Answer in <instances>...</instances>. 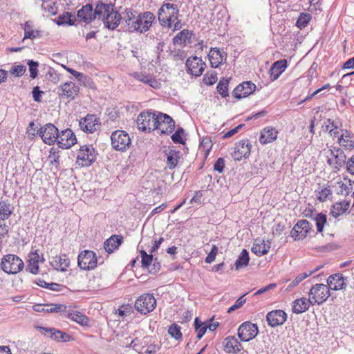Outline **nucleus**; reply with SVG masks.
Returning a JSON list of instances; mask_svg holds the SVG:
<instances>
[{
	"label": "nucleus",
	"instance_id": "f257e3e1",
	"mask_svg": "<svg viewBox=\"0 0 354 354\" xmlns=\"http://www.w3.org/2000/svg\"><path fill=\"white\" fill-rule=\"evenodd\" d=\"M100 10H97V14H100L98 17L104 24L105 28L109 30H115L120 24L122 17L116 10H114V4L106 3L101 0Z\"/></svg>",
	"mask_w": 354,
	"mask_h": 354
},
{
	"label": "nucleus",
	"instance_id": "f03ea898",
	"mask_svg": "<svg viewBox=\"0 0 354 354\" xmlns=\"http://www.w3.org/2000/svg\"><path fill=\"white\" fill-rule=\"evenodd\" d=\"M179 14V8L176 4L165 3L159 8L158 18L162 27L171 28L172 21L177 20Z\"/></svg>",
	"mask_w": 354,
	"mask_h": 354
},
{
	"label": "nucleus",
	"instance_id": "7ed1b4c3",
	"mask_svg": "<svg viewBox=\"0 0 354 354\" xmlns=\"http://www.w3.org/2000/svg\"><path fill=\"white\" fill-rule=\"evenodd\" d=\"M155 20L154 15L149 11L138 13L136 18L131 24L129 32H139L140 33L148 31Z\"/></svg>",
	"mask_w": 354,
	"mask_h": 354
},
{
	"label": "nucleus",
	"instance_id": "20e7f679",
	"mask_svg": "<svg viewBox=\"0 0 354 354\" xmlns=\"http://www.w3.org/2000/svg\"><path fill=\"white\" fill-rule=\"evenodd\" d=\"M24 267L23 261L17 255L8 254L4 255L1 259V268L3 272L9 274H15Z\"/></svg>",
	"mask_w": 354,
	"mask_h": 354
},
{
	"label": "nucleus",
	"instance_id": "39448f33",
	"mask_svg": "<svg viewBox=\"0 0 354 354\" xmlns=\"http://www.w3.org/2000/svg\"><path fill=\"white\" fill-rule=\"evenodd\" d=\"M157 111L149 110L142 111L138 116L136 120L137 127L142 131L151 132L156 130Z\"/></svg>",
	"mask_w": 354,
	"mask_h": 354
},
{
	"label": "nucleus",
	"instance_id": "423d86ee",
	"mask_svg": "<svg viewBox=\"0 0 354 354\" xmlns=\"http://www.w3.org/2000/svg\"><path fill=\"white\" fill-rule=\"evenodd\" d=\"M97 152L93 145H84L77 153L76 163L81 167H89L96 160Z\"/></svg>",
	"mask_w": 354,
	"mask_h": 354
},
{
	"label": "nucleus",
	"instance_id": "0eeeda50",
	"mask_svg": "<svg viewBox=\"0 0 354 354\" xmlns=\"http://www.w3.org/2000/svg\"><path fill=\"white\" fill-rule=\"evenodd\" d=\"M101 0L97 1L95 8L90 3L83 6L77 12V17L86 24H90L96 18H98L100 14H97V10H100Z\"/></svg>",
	"mask_w": 354,
	"mask_h": 354
},
{
	"label": "nucleus",
	"instance_id": "6e6552de",
	"mask_svg": "<svg viewBox=\"0 0 354 354\" xmlns=\"http://www.w3.org/2000/svg\"><path fill=\"white\" fill-rule=\"evenodd\" d=\"M156 306V299L152 294H143L135 302L136 309L142 315L152 312Z\"/></svg>",
	"mask_w": 354,
	"mask_h": 354
},
{
	"label": "nucleus",
	"instance_id": "1a4fd4ad",
	"mask_svg": "<svg viewBox=\"0 0 354 354\" xmlns=\"http://www.w3.org/2000/svg\"><path fill=\"white\" fill-rule=\"evenodd\" d=\"M330 290L328 286L323 283H317L312 286L309 292V297L313 304H322L330 297Z\"/></svg>",
	"mask_w": 354,
	"mask_h": 354
},
{
	"label": "nucleus",
	"instance_id": "9d476101",
	"mask_svg": "<svg viewBox=\"0 0 354 354\" xmlns=\"http://www.w3.org/2000/svg\"><path fill=\"white\" fill-rule=\"evenodd\" d=\"M111 140L113 148L121 151H126L131 143L129 134L122 130L113 131L111 136Z\"/></svg>",
	"mask_w": 354,
	"mask_h": 354
},
{
	"label": "nucleus",
	"instance_id": "9b49d317",
	"mask_svg": "<svg viewBox=\"0 0 354 354\" xmlns=\"http://www.w3.org/2000/svg\"><path fill=\"white\" fill-rule=\"evenodd\" d=\"M59 130L56 126L52 123H47L41 127L37 134L39 136L43 142L48 145H54L58 137Z\"/></svg>",
	"mask_w": 354,
	"mask_h": 354
},
{
	"label": "nucleus",
	"instance_id": "f8f14e48",
	"mask_svg": "<svg viewBox=\"0 0 354 354\" xmlns=\"http://www.w3.org/2000/svg\"><path fill=\"white\" fill-rule=\"evenodd\" d=\"M156 129L160 131V134H170L175 129L174 120L167 114L157 111L156 118Z\"/></svg>",
	"mask_w": 354,
	"mask_h": 354
},
{
	"label": "nucleus",
	"instance_id": "ddd939ff",
	"mask_svg": "<svg viewBox=\"0 0 354 354\" xmlns=\"http://www.w3.org/2000/svg\"><path fill=\"white\" fill-rule=\"evenodd\" d=\"M97 263L96 254L91 250H84L78 255L77 264L81 270H93L97 266Z\"/></svg>",
	"mask_w": 354,
	"mask_h": 354
},
{
	"label": "nucleus",
	"instance_id": "4468645a",
	"mask_svg": "<svg viewBox=\"0 0 354 354\" xmlns=\"http://www.w3.org/2000/svg\"><path fill=\"white\" fill-rule=\"evenodd\" d=\"M80 87L73 82H67L57 87V94L60 99L73 100L78 95Z\"/></svg>",
	"mask_w": 354,
	"mask_h": 354
},
{
	"label": "nucleus",
	"instance_id": "2eb2a0df",
	"mask_svg": "<svg viewBox=\"0 0 354 354\" xmlns=\"http://www.w3.org/2000/svg\"><path fill=\"white\" fill-rule=\"evenodd\" d=\"M79 127L86 133H93L100 129L101 122L100 119L94 114H87L79 121Z\"/></svg>",
	"mask_w": 354,
	"mask_h": 354
},
{
	"label": "nucleus",
	"instance_id": "dca6fc26",
	"mask_svg": "<svg viewBox=\"0 0 354 354\" xmlns=\"http://www.w3.org/2000/svg\"><path fill=\"white\" fill-rule=\"evenodd\" d=\"M259 330L257 324L250 322H243L238 329V336L243 342H249L258 334Z\"/></svg>",
	"mask_w": 354,
	"mask_h": 354
},
{
	"label": "nucleus",
	"instance_id": "f3484780",
	"mask_svg": "<svg viewBox=\"0 0 354 354\" xmlns=\"http://www.w3.org/2000/svg\"><path fill=\"white\" fill-rule=\"evenodd\" d=\"M185 64L187 73L196 77L201 76L206 67L202 59L196 56L189 57Z\"/></svg>",
	"mask_w": 354,
	"mask_h": 354
},
{
	"label": "nucleus",
	"instance_id": "a211bd4d",
	"mask_svg": "<svg viewBox=\"0 0 354 354\" xmlns=\"http://www.w3.org/2000/svg\"><path fill=\"white\" fill-rule=\"evenodd\" d=\"M57 144L59 148L69 149L77 142V138L71 129L62 130L58 133Z\"/></svg>",
	"mask_w": 354,
	"mask_h": 354
},
{
	"label": "nucleus",
	"instance_id": "6ab92c4d",
	"mask_svg": "<svg viewBox=\"0 0 354 354\" xmlns=\"http://www.w3.org/2000/svg\"><path fill=\"white\" fill-rule=\"evenodd\" d=\"M312 228V225L307 220L299 221L290 232V236L295 241L305 239Z\"/></svg>",
	"mask_w": 354,
	"mask_h": 354
},
{
	"label": "nucleus",
	"instance_id": "aec40b11",
	"mask_svg": "<svg viewBox=\"0 0 354 354\" xmlns=\"http://www.w3.org/2000/svg\"><path fill=\"white\" fill-rule=\"evenodd\" d=\"M256 85L251 81L244 82L239 84L233 91L232 95L236 99H242L254 93Z\"/></svg>",
	"mask_w": 354,
	"mask_h": 354
},
{
	"label": "nucleus",
	"instance_id": "412c9836",
	"mask_svg": "<svg viewBox=\"0 0 354 354\" xmlns=\"http://www.w3.org/2000/svg\"><path fill=\"white\" fill-rule=\"evenodd\" d=\"M250 147L248 140H242L236 143L232 153L235 160L240 161L243 158H247L250 153Z\"/></svg>",
	"mask_w": 354,
	"mask_h": 354
},
{
	"label": "nucleus",
	"instance_id": "4be33fe9",
	"mask_svg": "<svg viewBox=\"0 0 354 354\" xmlns=\"http://www.w3.org/2000/svg\"><path fill=\"white\" fill-rule=\"evenodd\" d=\"M286 319L287 314L282 310H272L266 316L268 325L272 328L283 324Z\"/></svg>",
	"mask_w": 354,
	"mask_h": 354
},
{
	"label": "nucleus",
	"instance_id": "5701e85b",
	"mask_svg": "<svg viewBox=\"0 0 354 354\" xmlns=\"http://www.w3.org/2000/svg\"><path fill=\"white\" fill-rule=\"evenodd\" d=\"M209 60L212 68L218 67L223 62L226 61L227 53L221 51L216 47L211 48L208 53Z\"/></svg>",
	"mask_w": 354,
	"mask_h": 354
},
{
	"label": "nucleus",
	"instance_id": "b1692460",
	"mask_svg": "<svg viewBox=\"0 0 354 354\" xmlns=\"http://www.w3.org/2000/svg\"><path fill=\"white\" fill-rule=\"evenodd\" d=\"M346 278L341 273L331 274L327 279V284L329 290H339L345 288Z\"/></svg>",
	"mask_w": 354,
	"mask_h": 354
},
{
	"label": "nucleus",
	"instance_id": "393cba45",
	"mask_svg": "<svg viewBox=\"0 0 354 354\" xmlns=\"http://www.w3.org/2000/svg\"><path fill=\"white\" fill-rule=\"evenodd\" d=\"M39 329L41 330V333L47 335L54 340L66 342L71 339V336L68 334L54 328L39 327Z\"/></svg>",
	"mask_w": 354,
	"mask_h": 354
},
{
	"label": "nucleus",
	"instance_id": "a878e982",
	"mask_svg": "<svg viewBox=\"0 0 354 354\" xmlns=\"http://www.w3.org/2000/svg\"><path fill=\"white\" fill-rule=\"evenodd\" d=\"M338 143L346 150L354 149V134L347 129H341V133L338 137Z\"/></svg>",
	"mask_w": 354,
	"mask_h": 354
},
{
	"label": "nucleus",
	"instance_id": "bb28decb",
	"mask_svg": "<svg viewBox=\"0 0 354 354\" xmlns=\"http://www.w3.org/2000/svg\"><path fill=\"white\" fill-rule=\"evenodd\" d=\"M66 308L65 305L57 304H36L33 306V310L39 313L64 312Z\"/></svg>",
	"mask_w": 354,
	"mask_h": 354
},
{
	"label": "nucleus",
	"instance_id": "cd10ccee",
	"mask_svg": "<svg viewBox=\"0 0 354 354\" xmlns=\"http://www.w3.org/2000/svg\"><path fill=\"white\" fill-rule=\"evenodd\" d=\"M287 60L281 59L275 62L269 70L270 77L271 81L277 80L287 68Z\"/></svg>",
	"mask_w": 354,
	"mask_h": 354
},
{
	"label": "nucleus",
	"instance_id": "c85d7f7f",
	"mask_svg": "<svg viewBox=\"0 0 354 354\" xmlns=\"http://www.w3.org/2000/svg\"><path fill=\"white\" fill-rule=\"evenodd\" d=\"M132 76L137 80L149 85L153 88L158 89L161 86V83L153 75L142 73H134Z\"/></svg>",
	"mask_w": 354,
	"mask_h": 354
},
{
	"label": "nucleus",
	"instance_id": "c756f323",
	"mask_svg": "<svg viewBox=\"0 0 354 354\" xmlns=\"http://www.w3.org/2000/svg\"><path fill=\"white\" fill-rule=\"evenodd\" d=\"M225 351L231 353L243 349L241 342L234 336H228L223 342Z\"/></svg>",
	"mask_w": 354,
	"mask_h": 354
},
{
	"label": "nucleus",
	"instance_id": "7c9ffc66",
	"mask_svg": "<svg viewBox=\"0 0 354 354\" xmlns=\"http://www.w3.org/2000/svg\"><path fill=\"white\" fill-rule=\"evenodd\" d=\"M165 154L167 156L165 160L167 167L170 170L175 169L180 160L181 152L178 150L169 149Z\"/></svg>",
	"mask_w": 354,
	"mask_h": 354
},
{
	"label": "nucleus",
	"instance_id": "2f4dec72",
	"mask_svg": "<svg viewBox=\"0 0 354 354\" xmlns=\"http://www.w3.org/2000/svg\"><path fill=\"white\" fill-rule=\"evenodd\" d=\"M50 264L55 270L64 272L70 266V259L64 254L53 257Z\"/></svg>",
	"mask_w": 354,
	"mask_h": 354
},
{
	"label": "nucleus",
	"instance_id": "473e14b6",
	"mask_svg": "<svg viewBox=\"0 0 354 354\" xmlns=\"http://www.w3.org/2000/svg\"><path fill=\"white\" fill-rule=\"evenodd\" d=\"M278 131L272 127L264 128L261 132L259 142L262 145H266L274 141L277 138Z\"/></svg>",
	"mask_w": 354,
	"mask_h": 354
},
{
	"label": "nucleus",
	"instance_id": "72a5a7b5",
	"mask_svg": "<svg viewBox=\"0 0 354 354\" xmlns=\"http://www.w3.org/2000/svg\"><path fill=\"white\" fill-rule=\"evenodd\" d=\"M123 236L121 235H112L104 243V248L108 253H112L122 244Z\"/></svg>",
	"mask_w": 354,
	"mask_h": 354
},
{
	"label": "nucleus",
	"instance_id": "f704fd0d",
	"mask_svg": "<svg viewBox=\"0 0 354 354\" xmlns=\"http://www.w3.org/2000/svg\"><path fill=\"white\" fill-rule=\"evenodd\" d=\"M270 248V242L265 243L264 240L256 239L252 247V252L256 255L261 257L267 254Z\"/></svg>",
	"mask_w": 354,
	"mask_h": 354
},
{
	"label": "nucleus",
	"instance_id": "c9c22d12",
	"mask_svg": "<svg viewBox=\"0 0 354 354\" xmlns=\"http://www.w3.org/2000/svg\"><path fill=\"white\" fill-rule=\"evenodd\" d=\"M310 304L314 305L310 298L297 299L293 302L292 311L294 313L301 314L308 310Z\"/></svg>",
	"mask_w": 354,
	"mask_h": 354
},
{
	"label": "nucleus",
	"instance_id": "e433bc0d",
	"mask_svg": "<svg viewBox=\"0 0 354 354\" xmlns=\"http://www.w3.org/2000/svg\"><path fill=\"white\" fill-rule=\"evenodd\" d=\"M77 17L69 12H65L54 19L58 26H73L75 25Z\"/></svg>",
	"mask_w": 354,
	"mask_h": 354
},
{
	"label": "nucleus",
	"instance_id": "4c0bfd02",
	"mask_svg": "<svg viewBox=\"0 0 354 354\" xmlns=\"http://www.w3.org/2000/svg\"><path fill=\"white\" fill-rule=\"evenodd\" d=\"M193 35L192 31L184 29L178 32L173 39L174 44H184L192 43V36Z\"/></svg>",
	"mask_w": 354,
	"mask_h": 354
},
{
	"label": "nucleus",
	"instance_id": "58836bf2",
	"mask_svg": "<svg viewBox=\"0 0 354 354\" xmlns=\"http://www.w3.org/2000/svg\"><path fill=\"white\" fill-rule=\"evenodd\" d=\"M66 317L83 326H88L89 323V319L78 311L69 312L66 314Z\"/></svg>",
	"mask_w": 354,
	"mask_h": 354
},
{
	"label": "nucleus",
	"instance_id": "ea45409f",
	"mask_svg": "<svg viewBox=\"0 0 354 354\" xmlns=\"http://www.w3.org/2000/svg\"><path fill=\"white\" fill-rule=\"evenodd\" d=\"M328 122L329 124H331V128L329 130L330 136L338 138L341 133V129H344L342 128V122L339 119L333 120L330 118H328Z\"/></svg>",
	"mask_w": 354,
	"mask_h": 354
},
{
	"label": "nucleus",
	"instance_id": "a19ab883",
	"mask_svg": "<svg viewBox=\"0 0 354 354\" xmlns=\"http://www.w3.org/2000/svg\"><path fill=\"white\" fill-rule=\"evenodd\" d=\"M335 151H336V154H335V153L333 150H330V154L335 158L334 168L339 170V168L342 167L343 165H344V164L346 163V157L345 153L341 149L337 148Z\"/></svg>",
	"mask_w": 354,
	"mask_h": 354
},
{
	"label": "nucleus",
	"instance_id": "79ce46f5",
	"mask_svg": "<svg viewBox=\"0 0 354 354\" xmlns=\"http://www.w3.org/2000/svg\"><path fill=\"white\" fill-rule=\"evenodd\" d=\"M349 207L348 202L335 203L331 209L330 214L335 218L343 214Z\"/></svg>",
	"mask_w": 354,
	"mask_h": 354
},
{
	"label": "nucleus",
	"instance_id": "37998d69",
	"mask_svg": "<svg viewBox=\"0 0 354 354\" xmlns=\"http://www.w3.org/2000/svg\"><path fill=\"white\" fill-rule=\"evenodd\" d=\"M12 213V209L10 202L6 201H0V219L5 221L8 219Z\"/></svg>",
	"mask_w": 354,
	"mask_h": 354
},
{
	"label": "nucleus",
	"instance_id": "c03bdc74",
	"mask_svg": "<svg viewBox=\"0 0 354 354\" xmlns=\"http://www.w3.org/2000/svg\"><path fill=\"white\" fill-rule=\"evenodd\" d=\"M250 261L249 253L247 250H242L239 256L235 261V268L236 270H239L243 267H245L248 265Z\"/></svg>",
	"mask_w": 354,
	"mask_h": 354
},
{
	"label": "nucleus",
	"instance_id": "a18cd8bd",
	"mask_svg": "<svg viewBox=\"0 0 354 354\" xmlns=\"http://www.w3.org/2000/svg\"><path fill=\"white\" fill-rule=\"evenodd\" d=\"M24 30V37L23 40H24L26 39H34L37 36H39L40 34V31L34 30L32 29V22L30 21H27L25 23Z\"/></svg>",
	"mask_w": 354,
	"mask_h": 354
},
{
	"label": "nucleus",
	"instance_id": "49530a36",
	"mask_svg": "<svg viewBox=\"0 0 354 354\" xmlns=\"http://www.w3.org/2000/svg\"><path fill=\"white\" fill-rule=\"evenodd\" d=\"M138 15V12L133 10L131 8H126L125 12H124L123 20L127 26V30L129 32V27L131 26V24H133V21L136 18Z\"/></svg>",
	"mask_w": 354,
	"mask_h": 354
},
{
	"label": "nucleus",
	"instance_id": "de8ad7c7",
	"mask_svg": "<svg viewBox=\"0 0 354 354\" xmlns=\"http://www.w3.org/2000/svg\"><path fill=\"white\" fill-rule=\"evenodd\" d=\"M34 255L35 257L30 258L28 261L27 270L33 274H36L39 272V256L37 252Z\"/></svg>",
	"mask_w": 354,
	"mask_h": 354
},
{
	"label": "nucleus",
	"instance_id": "09e8293b",
	"mask_svg": "<svg viewBox=\"0 0 354 354\" xmlns=\"http://www.w3.org/2000/svg\"><path fill=\"white\" fill-rule=\"evenodd\" d=\"M228 85L229 80L225 78L221 79L218 84H217V91L223 97H226L229 95Z\"/></svg>",
	"mask_w": 354,
	"mask_h": 354
},
{
	"label": "nucleus",
	"instance_id": "8fccbe9b",
	"mask_svg": "<svg viewBox=\"0 0 354 354\" xmlns=\"http://www.w3.org/2000/svg\"><path fill=\"white\" fill-rule=\"evenodd\" d=\"M311 19H312V16L310 13L301 12V13H300V15L297 20L296 26L299 29H303L308 25V24L311 20Z\"/></svg>",
	"mask_w": 354,
	"mask_h": 354
},
{
	"label": "nucleus",
	"instance_id": "3c124183",
	"mask_svg": "<svg viewBox=\"0 0 354 354\" xmlns=\"http://www.w3.org/2000/svg\"><path fill=\"white\" fill-rule=\"evenodd\" d=\"M194 327L197 333L196 337L201 339L207 331V326H205L204 322L200 321L198 317H196L194 319Z\"/></svg>",
	"mask_w": 354,
	"mask_h": 354
},
{
	"label": "nucleus",
	"instance_id": "603ef678",
	"mask_svg": "<svg viewBox=\"0 0 354 354\" xmlns=\"http://www.w3.org/2000/svg\"><path fill=\"white\" fill-rule=\"evenodd\" d=\"M316 222L317 230L318 232H322L325 223H326V215L323 213L316 214L313 218Z\"/></svg>",
	"mask_w": 354,
	"mask_h": 354
},
{
	"label": "nucleus",
	"instance_id": "864d4df0",
	"mask_svg": "<svg viewBox=\"0 0 354 354\" xmlns=\"http://www.w3.org/2000/svg\"><path fill=\"white\" fill-rule=\"evenodd\" d=\"M319 268H315L314 270L309 271L308 272H304L299 274L289 285L288 288L290 289L297 286L299 283H301L304 279L310 276L315 271L318 270Z\"/></svg>",
	"mask_w": 354,
	"mask_h": 354
},
{
	"label": "nucleus",
	"instance_id": "5fc2aeb1",
	"mask_svg": "<svg viewBox=\"0 0 354 354\" xmlns=\"http://www.w3.org/2000/svg\"><path fill=\"white\" fill-rule=\"evenodd\" d=\"M60 151L55 148L52 147L49 151L48 158L50 159V164L57 167L59 165V155Z\"/></svg>",
	"mask_w": 354,
	"mask_h": 354
},
{
	"label": "nucleus",
	"instance_id": "6e6d98bb",
	"mask_svg": "<svg viewBox=\"0 0 354 354\" xmlns=\"http://www.w3.org/2000/svg\"><path fill=\"white\" fill-rule=\"evenodd\" d=\"M37 284L44 288H47L54 291H59L61 290L62 285L57 283H47L43 279H39L37 281Z\"/></svg>",
	"mask_w": 354,
	"mask_h": 354
},
{
	"label": "nucleus",
	"instance_id": "4d7b16f0",
	"mask_svg": "<svg viewBox=\"0 0 354 354\" xmlns=\"http://www.w3.org/2000/svg\"><path fill=\"white\" fill-rule=\"evenodd\" d=\"M180 326L176 324H172L169 326L168 333L176 340L182 338V333L180 331Z\"/></svg>",
	"mask_w": 354,
	"mask_h": 354
},
{
	"label": "nucleus",
	"instance_id": "13d9d810",
	"mask_svg": "<svg viewBox=\"0 0 354 354\" xmlns=\"http://www.w3.org/2000/svg\"><path fill=\"white\" fill-rule=\"evenodd\" d=\"M217 81V73L212 71L206 73L203 76V82L206 85L212 86Z\"/></svg>",
	"mask_w": 354,
	"mask_h": 354
},
{
	"label": "nucleus",
	"instance_id": "bf43d9fd",
	"mask_svg": "<svg viewBox=\"0 0 354 354\" xmlns=\"http://www.w3.org/2000/svg\"><path fill=\"white\" fill-rule=\"evenodd\" d=\"M26 71V66L25 65H13L10 69L9 72L12 75L17 77H20L24 75Z\"/></svg>",
	"mask_w": 354,
	"mask_h": 354
},
{
	"label": "nucleus",
	"instance_id": "052dcab7",
	"mask_svg": "<svg viewBox=\"0 0 354 354\" xmlns=\"http://www.w3.org/2000/svg\"><path fill=\"white\" fill-rule=\"evenodd\" d=\"M27 64L29 67L30 77L32 79H35L38 75V62L34 61L32 59H28Z\"/></svg>",
	"mask_w": 354,
	"mask_h": 354
},
{
	"label": "nucleus",
	"instance_id": "680f3d73",
	"mask_svg": "<svg viewBox=\"0 0 354 354\" xmlns=\"http://www.w3.org/2000/svg\"><path fill=\"white\" fill-rule=\"evenodd\" d=\"M184 133L185 131L182 127L178 128L175 133L171 136L172 141L176 144H184L185 140L183 138Z\"/></svg>",
	"mask_w": 354,
	"mask_h": 354
},
{
	"label": "nucleus",
	"instance_id": "e2e57ef3",
	"mask_svg": "<svg viewBox=\"0 0 354 354\" xmlns=\"http://www.w3.org/2000/svg\"><path fill=\"white\" fill-rule=\"evenodd\" d=\"M78 81L80 82V83L82 85H83L85 87H88V88H95V84H94V82L92 80V79L90 77L84 75L83 73H82V77H80L78 80Z\"/></svg>",
	"mask_w": 354,
	"mask_h": 354
},
{
	"label": "nucleus",
	"instance_id": "0e129e2a",
	"mask_svg": "<svg viewBox=\"0 0 354 354\" xmlns=\"http://www.w3.org/2000/svg\"><path fill=\"white\" fill-rule=\"evenodd\" d=\"M212 147V140L209 138H204L200 145V148L203 150L206 151V153L208 154L209 151L211 150Z\"/></svg>",
	"mask_w": 354,
	"mask_h": 354
},
{
	"label": "nucleus",
	"instance_id": "69168bd1",
	"mask_svg": "<svg viewBox=\"0 0 354 354\" xmlns=\"http://www.w3.org/2000/svg\"><path fill=\"white\" fill-rule=\"evenodd\" d=\"M217 253H218V247L216 245H214L211 249L210 252L206 257L205 261L207 263H212L215 260Z\"/></svg>",
	"mask_w": 354,
	"mask_h": 354
},
{
	"label": "nucleus",
	"instance_id": "338daca9",
	"mask_svg": "<svg viewBox=\"0 0 354 354\" xmlns=\"http://www.w3.org/2000/svg\"><path fill=\"white\" fill-rule=\"evenodd\" d=\"M245 295L241 296L235 302L234 305H232L229 309L227 310V313H230L232 311L241 308L245 303L246 299H244Z\"/></svg>",
	"mask_w": 354,
	"mask_h": 354
},
{
	"label": "nucleus",
	"instance_id": "774afa93",
	"mask_svg": "<svg viewBox=\"0 0 354 354\" xmlns=\"http://www.w3.org/2000/svg\"><path fill=\"white\" fill-rule=\"evenodd\" d=\"M331 193L332 192L329 187L322 189L321 191L319 192V196H317L318 200L322 202L326 201L328 196L330 195Z\"/></svg>",
	"mask_w": 354,
	"mask_h": 354
}]
</instances>
